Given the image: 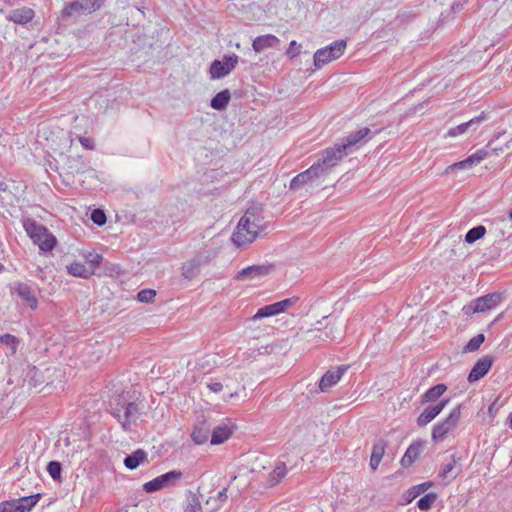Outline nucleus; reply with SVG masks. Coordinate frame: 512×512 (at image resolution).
I'll return each mask as SVG.
<instances>
[{
  "label": "nucleus",
  "instance_id": "nucleus-1",
  "mask_svg": "<svg viewBox=\"0 0 512 512\" xmlns=\"http://www.w3.org/2000/svg\"><path fill=\"white\" fill-rule=\"evenodd\" d=\"M111 415L123 431L132 432L138 426V421L147 415L146 402L141 398L133 401L118 400L111 408Z\"/></svg>",
  "mask_w": 512,
  "mask_h": 512
},
{
  "label": "nucleus",
  "instance_id": "nucleus-2",
  "mask_svg": "<svg viewBox=\"0 0 512 512\" xmlns=\"http://www.w3.org/2000/svg\"><path fill=\"white\" fill-rule=\"evenodd\" d=\"M24 228L41 251L49 252L56 246V237L44 225L33 219H28L24 222Z\"/></svg>",
  "mask_w": 512,
  "mask_h": 512
},
{
  "label": "nucleus",
  "instance_id": "nucleus-3",
  "mask_svg": "<svg viewBox=\"0 0 512 512\" xmlns=\"http://www.w3.org/2000/svg\"><path fill=\"white\" fill-rule=\"evenodd\" d=\"M348 151L341 147V142L335 143L331 147H327L322 151L321 157L315 162V166H318V171L322 176L328 174V172L335 167L346 155Z\"/></svg>",
  "mask_w": 512,
  "mask_h": 512
},
{
  "label": "nucleus",
  "instance_id": "nucleus-4",
  "mask_svg": "<svg viewBox=\"0 0 512 512\" xmlns=\"http://www.w3.org/2000/svg\"><path fill=\"white\" fill-rule=\"evenodd\" d=\"M461 417V405L454 407L449 415L442 421L437 422L432 427L431 438L435 443L442 442L447 434L453 431L460 421Z\"/></svg>",
  "mask_w": 512,
  "mask_h": 512
},
{
  "label": "nucleus",
  "instance_id": "nucleus-5",
  "mask_svg": "<svg viewBox=\"0 0 512 512\" xmlns=\"http://www.w3.org/2000/svg\"><path fill=\"white\" fill-rule=\"evenodd\" d=\"M502 300V293H489L478 297L472 300L470 303L464 305L462 311L466 316H470L474 313H483L497 307L502 302Z\"/></svg>",
  "mask_w": 512,
  "mask_h": 512
},
{
  "label": "nucleus",
  "instance_id": "nucleus-6",
  "mask_svg": "<svg viewBox=\"0 0 512 512\" xmlns=\"http://www.w3.org/2000/svg\"><path fill=\"white\" fill-rule=\"evenodd\" d=\"M346 46V41L341 39L330 43L324 48L318 49L313 56L315 67L319 69L331 61L340 58L344 54Z\"/></svg>",
  "mask_w": 512,
  "mask_h": 512
},
{
  "label": "nucleus",
  "instance_id": "nucleus-7",
  "mask_svg": "<svg viewBox=\"0 0 512 512\" xmlns=\"http://www.w3.org/2000/svg\"><path fill=\"white\" fill-rule=\"evenodd\" d=\"M239 57L236 54L224 55L222 60H214L209 68L212 80L221 79L230 74L238 64Z\"/></svg>",
  "mask_w": 512,
  "mask_h": 512
},
{
  "label": "nucleus",
  "instance_id": "nucleus-8",
  "mask_svg": "<svg viewBox=\"0 0 512 512\" xmlns=\"http://www.w3.org/2000/svg\"><path fill=\"white\" fill-rule=\"evenodd\" d=\"M182 476L183 474L181 471L172 470L146 482L143 485V488L148 493L156 492L164 487L174 485L176 481L182 478Z\"/></svg>",
  "mask_w": 512,
  "mask_h": 512
},
{
  "label": "nucleus",
  "instance_id": "nucleus-9",
  "mask_svg": "<svg viewBox=\"0 0 512 512\" xmlns=\"http://www.w3.org/2000/svg\"><path fill=\"white\" fill-rule=\"evenodd\" d=\"M372 138L371 130L368 127L359 129L358 131L351 132L346 137L340 140L341 147L346 149L348 153L352 151L353 147H359L367 143Z\"/></svg>",
  "mask_w": 512,
  "mask_h": 512
},
{
  "label": "nucleus",
  "instance_id": "nucleus-10",
  "mask_svg": "<svg viewBox=\"0 0 512 512\" xmlns=\"http://www.w3.org/2000/svg\"><path fill=\"white\" fill-rule=\"evenodd\" d=\"M273 270V265H253L238 271L235 279L238 281L258 280L267 276Z\"/></svg>",
  "mask_w": 512,
  "mask_h": 512
},
{
  "label": "nucleus",
  "instance_id": "nucleus-11",
  "mask_svg": "<svg viewBox=\"0 0 512 512\" xmlns=\"http://www.w3.org/2000/svg\"><path fill=\"white\" fill-rule=\"evenodd\" d=\"M449 398L440 400L436 405L426 407L416 419L417 426L425 427L433 421L448 405Z\"/></svg>",
  "mask_w": 512,
  "mask_h": 512
},
{
  "label": "nucleus",
  "instance_id": "nucleus-12",
  "mask_svg": "<svg viewBox=\"0 0 512 512\" xmlns=\"http://www.w3.org/2000/svg\"><path fill=\"white\" fill-rule=\"evenodd\" d=\"M208 262L207 257L196 256L186 262H184L181 266V275L186 280H193L196 278L201 270V266Z\"/></svg>",
  "mask_w": 512,
  "mask_h": 512
},
{
  "label": "nucleus",
  "instance_id": "nucleus-13",
  "mask_svg": "<svg viewBox=\"0 0 512 512\" xmlns=\"http://www.w3.org/2000/svg\"><path fill=\"white\" fill-rule=\"evenodd\" d=\"M252 227L253 225L249 223L245 225L243 231H240L238 224L232 235L233 243L238 247L252 243L261 232L259 229H253Z\"/></svg>",
  "mask_w": 512,
  "mask_h": 512
},
{
  "label": "nucleus",
  "instance_id": "nucleus-14",
  "mask_svg": "<svg viewBox=\"0 0 512 512\" xmlns=\"http://www.w3.org/2000/svg\"><path fill=\"white\" fill-rule=\"evenodd\" d=\"M493 360L494 358L491 355L481 357L472 367L468 375V381L472 383L483 378L490 370Z\"/></svg>",
  "mask_w": 512,
  "mask_h": 512
},
{
  "label": "nucleus",
  "instance_id": "nucleus-15",
  "mask_svg": "<svg viewBox=\"0 0 512 512\" xmlns=\"http://www.w3.org/2000/svg\"><path fill=\"white\" fill-rule=\"evenodd\" d=\"M322 177V174L318 171V166L315 164L311 165L307 170L297 174L290 181L289 188L291 190H296L303 185L313 181L314 179H318Z\"/></svg>",
  "mask_w": 512,
  "mask_h": 512
},
{
  "label": "nucleus",
  "instance_id": "nucleus-16",
  "mask_svg": "<svg viewBox=\"0 0 512 512\" xmlns=\"http://www.w3.org/2000/svg\"><path fill=\"white\" fill-rule=\"evenodd\" d=\"M235 425L230 421L221 423L213 428L210 443L219 445L224 443L232 435Z\"/></svg>",
  "mask_w": 512,
  "mask_h": 512
},
{
  "label": "nucleus",
  "instance_id": "nucleus-17",
  "mask_svg": "<svg viewBox=\"0 0 512 512\" xmlns=\"http://www.w3.org/2000/svg\"><path fill=\"white\" fill-rule=\"evenodd\" d=\"M35 12L33 9L23 6L10 10L5 18L15 24L26 25L33 20Z\"/></svg>",
  "mask_w": 512,
  "mask_h": 512
},
{
  "label": "nucleus",
  "instance_id": "nucleus-18",
  "mask_svg": "<svg viewBox=\"0 0 512 512\" xmlns=\"http://www.w3.org/2000/svg\"><path fill=\"white\" fill-rule=\"evenodd\" d=\"M425 446L424 440L413 441L406 449L403 457L401 458V465L404 468L410 467L420 456Z\"/></svg>",
  "mask_w": 512,
  "mask_h": 512
},
{
  "label": "nucleus",
  "instance_id": "nucleus-19",
  "mask_svg": "<svg viewBox=\"0 0 512 512\" xmlns=\"http://www.w3.org/2000/svg\"><path fill=\"white\" fill-rule=\"evenodd\" d=\"M346 366H339L335 370H328L319 381V388L322 392L334 386L346 372Z\"/></svg>",
  "mask_w": 512,
  "mask_h": 512
},
{
  "label": "nucleus",
  "instance_id": "nucleus-20",
  "mask_svg": "<svg viewBox=\"0 0 512 512\" xmlns=\"http://www.w3.org/2000/svg\"><path fill=\"white\" fill-rule=\"evenodd\" d=\"M388 442L383 438H378L374 441L370 456V468L375 471L379 467V464L385 454Z\"/></svg>",
  "mask_w": 512,
  "mask_h": 512
},
{
  "label": "nucleus",
  "instance_id": "nucleus-21",
  "mask_svg": "<svg viewBox=\"0 0 512 512\" xmlns=\"http://www.w3.org/2000/svg\"><path fill=\"white\" fill-rule=\"evenodd\" d=\"M279 43L280 40L277 36L273 34H265L257 36L252 42V47L255 52L260 53L268 48L277 47Z\"/></svg>",
  "mask_w": 512,
  "mask_h": 512
},
{
  "label": "nucleus",
  "instance_id": "nucleus-22",
  "mask_svg": "<svg viewBox=\"0 0 512 512\" xmlns=\"http://www.w3.org/2000/svg\"><path fill=\"white\" fill-rule=\"evenodd\" d=\"M17 295L32 309L35 310L38 306V301L35 292L31 286L26 283H19L16 287Z\"/></svg>",
  "mask_w": 512,
  "mask_h": 512
},
{
  "label": "nucleus",
  "instance_id": "nucleus-23",
  "mask_svg": "<svg viewBox=\"0 0 512 512\" xmlns=\"http://www.w3.org/2000/svg\"><path fill=\"white\" fill-rule=\"evenodd\" d=\"M263 218L256 213L254 210L248 209L245 214L241 217L239 221V230L243 231L245 225L252 224L253 229H259L261 232L263 231Z\"/></svg>",
  "mask_w": 512,
  "mask_h": 512
},
{
  "label": "nucleus",
  "instance_id": "nucleus-24",
  "mask_svg": "<svg viewBox=\"0 0 512 512\" xmlns=\"http://www.w3.org/2000/svg\"><path fill=\"white\" fill-rule=\"evenodd\" d=\"M147 462V452L143 449H137L124 459V465L129 470L136 469L139 465Z\"/></svg>",
  "mask_w": 512,
  "mask_h": 512
},
{
  "label": "nucleus",
  "instance_id": "nucleus-25",
  "mask_svg": "<svg viewBox=\"0 0 512 512\" xmlns=\"http://www.w3.org/2000/svg\"><path fill=\"white\" fill-rule=\"evenodd\" d=\"M447 390V386L443 383L437 384L429 388L424 394H422L420 402L421 404L437 401Z\"/></svg>",
  "mask_w": 512,
  "mask_h": 512
},
{
  "label": "nucleus",
  "instance_id": "nucleus-26",
  "mask_svg": "<svg viewBox=\"0 0 512 512\" xmlns=\"http://www.w3.org/2000/svg\"><path fill=\"white\" fill-rule=\"evenodd\" d=\"M67 272L72 276L87 279L94 274V269L88 268L84 263L75 261L67 266Z\"/></svg>",
  "mask_w": 512,
  "mask_h": 512
},
{
  "label": "nucleus",
  "instance_id": "nucleus-27",
  "mask_svg": "<svg viewBox=\"0 0 512 512\" xmlns=\"http://www.w3.org/2000/svg\"><path fill=\"white\" fill-rule=\"evenodd\" d=\"M41 498L40 493L32 494L29 496H22L16 500L17 506L19 507V512H29L32 508L38 503Z\"/></svg>",
  "mask_w": 512,
  "mask_h": 512
},
{
  "label": "nucleus",
  "instance_id": "nucleus-28",
  "mask_svg": "<svg viewBox=\"0 0 512 512\" xmlns=\"http://www.w3.org/2000/svg\"><path fill=\"white\" fill-rule=\"evenodd\" d=\"M231 99V95L228 89L218 92L210 101V106L218 111L224 110Z\"/></svg>",
  "mask_w": 512,
  "mask_h": 512
},
{
  "label": "nucleus",
  "instance_id": "nucleus-29",
  "mask_svg": "<svg viewBox=\"0 0 512 512\" xmlns=\"http://www.w3.org/2000/svg\"><path fill=\"white\" fill-rule=\"evenodd\" d=\"M287 474V466L284 462H277L274 469L268 475V482L270 486H275L281 482V480Z\"/></svg>",
  "mask_w": 512,
  "mask_h": 512
},
{
  "label": "nucleus",
  "instance_id": "nucleus-30",
  "mask_svg": "<svg viewBox=\"0 0 512 512\" xmlns=\"http://www.w3.org/2000/svg\"><path fill=\"white\" fill-rule=\"evenodd\" d=\"M280 312L277 308L276 303L265 305L257 310V312L251 318L252 321L260 320L267 317L279 315Z\"/></svg>",
  "mask_w": 512,
  "mask_h": 512
},
{
  "label": "nucleus",
  "instance_id": "nucleus-31",
  "mask_svg": "<svg viewBox=\"0 0 512 512\" xmlns=\"http://www.w3.org/2000/svg\"><path fill=\"white\" fill-rule=\"evenodd\" d=\"M486 233V228L483 225H478L471 228L465 235V242L473 244L477 240L481 239Z\"/></svg>",
  "mask_w": 512,
  "mask_h": 512
},
{
  "label": "nucleus",
  "instance_id": "nucleus-32",
  "mask_svg": "<svg viewBox=\"0 0 512 512\" xmlns=\"http://www.w3.org/2000/svg\"><path fill=\"white\" fill-rule=\"evenodd\" d=\"M455 463V456L452 455L450 461L443 465L439 476L443 479L449 478L450 480H454L458 476V472L453 473Z\"/></svg>",
  "mask_w": 512,
  "mask_h": 512
},
{
  "label": "nucleus",
  "instance_id": "nucleus-33",
  "mask_svg": "<svg viewBox=\"0 0 512 512\" xmlns=\"http://www.w3.org/2000/svg\"><path fill=\"white\" fill-rule=\"evenodd\" d=\"M475 167L470 157H467L466 159L462 161L455 162L449 166L446 167L443 174L448 175L449 173L455 171V170H466L471 169Z\"/></svg>",
  "mask_w": 512,
  "mask_h": 512
},
{
  "label": "nucleus",
  "instance_id": "nucleus-34",
  "mask_svg": "<svg viewBox=\"0 0 512 512\" xmlns=\"http://www.w3.org/2000/svg\"><path fill=\"white\" fill-rule=\"evenodd\" d=\"M485 341L484 334H477L476 336L472 337L464 346L463 352L469 353V352H475L477 351L480 346Z\"/></svg>",
  "mask_w": 512,
  "mask_h": 512
},
{
  "label": "nucleus",
  "instance_id": "nucleus-35",
  "mask_svg": "<svg viewBox=\"0 0 512 512\" xmlns=\"http://www.w3.org/2000/svg\"><path fill=\"white\" fill-rule=\"evenodd\" d=\"M436 499H437V494L435 492H430V493L424 495L423 497H421L417 501V507L422 511H427L433 506Z\"/></svg>",
  "mask_w": 512,
  "mask_h": 512
},
{
  "label": "nucleus",
  "instance_id": "nucleus-36",
  "mask_svg": "<svg viewBox=\"0 0 512 512\" xmlns=\"http://www.w3.org/2000/svg\"><path fill=\"white\" fill-rule=\"evenodd\" d=\"M184 512H203L200 499L196 494L190 493L187 504L184 507Z\"/></svg>",
  "mask_w": 512,
  "mask_h": 512
},
{
  "label": "nucleus",
  "instance_id": "nucleus-37",
  "mask_svg": "<svg viewBox=\"0 0 512 512\" xmlns=\"http://www.w3.org/2000/svg\"><path fill=\"white\" fill-rule=\"evenodd\" d=\"M433 483L430 481L423 482L421 484L415 485L408 490L409 499L408 502H411L414 498L418 497L420 494L427 491L430 487H432Z\"/></svg>",
  "mask_w": 512,
  "mask_h": 512
},
{
  "label": "nucleus",
  "instance_id": "nucleus-38",
  "mask_svg": "<svg viewBox=\"0 0 512 512\" xmlns=\"http://www.w3.org/2000/svg\"><path fill=\"white\" fill-rule=\"evenodd\" d=\"M47 472L49 473L50 477L54 481L61 482V472H62V465L58 461H50L46 468Z\"/></svg>",
  "mask_w": 512,
  "mask_h": 512
},
{
  "label": "nucleus",
  "instance_id": "nucleus-39",
  "mask_svg": "<svg viewBox=\"0 0 512 512\" xmlns=\"http://www.w3.org/2000/svg\"><path fill=\"white\" fill-rule=\"evenodd\" d=\"M80 12H85L84 5H83L82 1L81 2H79V1L71 2L68 5H66L65 8L63 9V15L67 16V17H71L75 13H80Z\"/></svg>",
  "mask_w": 512,
  "mask_h": 512
},
{
  "label": "nucleus",
  "instance_id": "nucleus-40",
  "mask_svg": "<svg viewBox=\"0 0 512 512\" xmlns=\"http://www.w3.org/2000/svg\"><path fill=\"white\" fill-rule=\"evenodd\" d=\"M488 119V116L485 112H481L479 115L473 117L469 121L465 122V126L469 131H475L481 123L486 121Z\"/></svg>",
  "mask_w": 512,
  "mask_h": 512
},
{
  "label": "nucleus",
  "instance_id": "nucleus-41",
  "mask_svg": "<svg viewBox=\"0 0 512 512\" xmlns=\"http://www.w3.org/2000/svg\"><path fill=\"white\" fill-rule=\"evenodd\" d=\"M191 438L198 445L204 444L208 440V431L195 427L192 431Z\"/></svg>",
  "mask_w": 512,
  "mask_h": 512
},
{
  "label": "nucleus",
  "instance_id": "nucleus-42",
  "mask_svg": "<svg viewBox=\"0 0 512 512\" xmlns=\"http://www.w3.org/2000/svg\"><path fill=\"white\" fill-rule=\"evenodd\" d=\"M156 297V291L153 289H142L137 293V300L141 303H151Z\"/></svg>",
  "mask_w": 512,
  "mask_h": 512
},
{
  "label": "nucleus",
  "instance_id": "nucleus-43",
  "mask_svg": "<svg viewBox=\"0 0 512 512\" xmlns=\"http://www.w3.org/2000/svg\"><path fill=\"white\" fill-rule=\"evenodd\" d=\"M501 134H498L494 139H491L487 143V148L490 151V154L493 153L495 155H499L500 153H503L505 149L509 148L508 143H505L504 145H496V141L499 139Z\"/></svg>",
  "mask_w": 512,
  "mask_h": 512
},
{
  "label": "nucleus",
  "instance_id": "nucleus-44",
  "mask_svg": "<svg viewBox=\"0 0 512 512\" xmlns=\"http://www.w3.org/2000/svg\"><path fill=\"white\" fill-rule=\"evenodd\" d=\"M490 155V151L487 148L479 149L474 154L470 155V159L472 160L474 166H477L479 163H481L484 159H486Z\"/></svg>",
  "mask_w": 512,
  "mask_h": 512
},
{
  "label": "nucleus",
  "instance_id": "nucleus-45",
  "mask_svg": "<svg viewBox=\"0 0 512 512\" xmlns=\"http://www.w3.org/2000/svg\"><path fill=\"white\" fill-rule=\"evenodd\" d=\"M0 343H3L12 349V353L16 352L18 339L12 334L0 335Z\"/></svg>",
  "mask_w": 512,
  "mask_h": 512
},
{
  "label": "nucleus",
  "instance_id": "nucleus-46",
  "mask_svg": "<svg viewBox=\"0 0 512 512\" xmlns=\"http://www.w3.org/2000/svg\"><path fill=\"white\" fill-rule=\"evenodd\" d=\"M298 299V297L294 296L275 302L280 314L285 312L288 308L292 307L298 301Z\"/></svg>",
  "mask_w": 512,
  "mask_h": 512
},
{
  "label": "nucleus",
  "instance_id": "nucleus-47",
  "mask_svg": "<svg viewBox=\"0 0 512 512\" xmlns=\"http://www.w3.org/2000/svg\"><path fill=\"white\" fill-rule=\"evenodd\" d=\"M91 220L98 226H103L106 223V215L101 209H94L91 213Z\"/></svg>",
  "mask_w": 512,
  "mask_h": 512
},
{
  "label": "nucleus",
  "instance_id": "nucleus-48",
  "mask_svg": "<svg viewBox=\"0 0 512 512\" xmlns=\"http://www.w3.org/2000/svg\"><path fill=\"white\" fill-rule=\"evenodd\" d=\"M0 512H19L16 500H7L0 502Z\"/></svg>",
  "mask_w": 512,
  "mask_h": 512
},
{
  "label": "nucleus",
  "instance_id": "nucleus-49",
  "mask_svg": "<svg viewBox=\"0 0 512 512\" xmlns=\"http://www.w3.org/2000/svg\"><path fill=\"white\" fill-rule=\"evenodd\" d=\"M86 260L88 263L87 267L95 270L96 267H98L101 264L103 257H102V255L97 254V253H89L88 256L86 257Z\"/></svg>",
  "mask_w": 512,
  "mask_h": 512
},
{
  "label": "nucleus",
  "instance_id": "nucleus-50",
  "mask_svg": "<svg viewBox=\"0 0 512 512\" xmlns=\"http://www.w3.org/2000/svg\"><path fill=\"white\" fill-rule=\"evenodd\" d=\"M467 132H468V130H467L466 126H465V123H461V124H459V125H457L455 127L450 128L447 131L445 137H456V136H459V135H463V134H465Z\"/></svg>",
  "mask_w": 512,
  "mask_h": 512
},
{
  "label": "nucleus",
  "instance_id": "nucleus-51",
  "mask_svg": "<svg viewBox=\"0 0 512 512\" xmlns=\"http://www.w3.org/2000/svg\"><path fill=\"white\" fill-rule=\"evenodd\" d=\"M301 52V44H298L295 40H292L286 50V55L293 59L297 57Z\"/></svg>",
  "mask_w": 512,
  "mask_h": 512
},
{
  "label": "nucleus",
  "instance_id": "nucleus-52",
  "mask_svg": "<svg viewBox=\"0 0 512 512\" xmlns=\"http://www.w3.org/2000/svg\"><path fill=\"white\" fill-rule=\"evenodd\" d=\"M85 12L98 10L102 5V0H82Z\"/></svg>",
  "mask_w": 512,
  "mask_h": 512
},
{
  "label": "nucleus",
  "instance_id": "nucleus-53",
  "mask_svg": "<svg viewBox=\"0 0 512 512\" xmlns=\"http://www.w3.org/2000/svg\"><path fill=\"white\" fill-rule=\"evenodd\" d=\"M79 142L81 143V145L85 149H88V150H94L95 149V143H94V140L92 138L80 136L79 137Z\"/></svg>",
  "mask_w": 512,
  "mask_h": 512
},
{
  "label": "nucleus",
  "instance_id": "nucleus-54",
  "mask_svg": "<svg viewBox=\"0 0 512 512\" xmlns=\"http://www.w3.org/2000/svg\"><path fill=\"white\" fill-rule=\"evenodd\" d=\"M207 388L214 393H219L223 390V385L220 382H211L207 384Z\"/></svg>",
  "mask_w": 512,
  "mask_h": 512
},
{
  "label": "nucleus",
  "instance_id": "nucleus-55",
  "mask_svg": "<svg viewBox=\"0 0 512 512\" xmlns=\"http://www.w3.org/2000/svg\"><path fill=\"white\" fill-rule=\"evenodd\" d=\"M465 4H466V0H460V1L454 2L451 5L452 12L456 13V12H459V11L463 10Z\"/></svg>",
  "mask_w": 512,
  "mask_h": 512
},
{
  "label": "nucleus",
  "instance_id": "nucleus-56",
  "mask_svg": "<svg viewBox=\"0 0 512 512\" xmlns=\"http://www.w3.org/2000/svg\"><path fill=\"white\" fill-rule=\"evenodd\" d=\"M227 491H228L227 487L220 490L217 494V500H219L222 503L225 502L228 498Z\"/></svg>",
  "mask_w": 512,
  "mask_h": 512
},
{
  "label": "nucleus",
  "instance_id": "nucleus-57",
  "mask_svg": "<svg viewBox=\"0 0 512 512\" xmlns=\"http://www.w3.org/2000/svg\"><path fill=\"white\" fill-rule=\"evenodd\" d=\"M494 406H495V404H491V405L489 406V408H488V413H489V414H491V415L495 412V410H494Z\"/></svg>",
  "mask_w": 512,
  "mask_h": 512
},
{
  "label": "nucleus",
  "instance_id": "nucleus-58",
  "mask_svg": "<svg viewBox=\"0 0 512 512\" xmlns=\"http://www.w3.org/2000/svg\"><path fill=\"white\" fill-rule=\"evenodd\" d=\"M70 162H75V163H81L82 164V159L80 157L73 158Z\"/></svg>",
  "mask_w": 512,
  "mask_h": 512
},
{
  "label": "nucleus",
  "instance_id": "nucleus-59",
  "mask_svg": "<svg viewBox=\"0 0 512 512\" xmlns=\"http://www.w3.org/2000/svg\"><path fill=\"white\" fill-rule=\"evenodd\" d=\"M74 171H75L76 173H83V172H84V169H83V167H77Z\"/></svg>",
  "mask_w": 512,
  "mask_h": 512
},
{
  "label": "nucleus",
  "instance_id": "nucleus-60",
  "mask_svg": "<svg viewBox=\"0 0 512 512\" xmlns=\"http://www.w3.org/2000/svg\"><path fill=\"white\" fill-rule=\"evenodd\" d=\"M509 426L512 429V413H511V415L509 417Z\"/></svg>",
  "mask_w": 512,
  "mask_h": 512
},
{
  "label": "nucleus",
  "instance_id": "nucleus-61",
  "mask_svg": "<svg viewBox=\"0 0 512 512\" xmlns=\"http://www.w3.org/2000/svg\"><path fill=\"white\" fill-rule=\"evenodd\" d=\"M4 271V265L0 263V273Z\"/></svg>",
  "mask_w": 512,
  "mask_h": 512
},
{
  "label": "nucleus",
  "instance_id": "nucleus-62",
  "mask_svg": "<svg viewBox=\"0 0 512 512\" xmlns=\"http://www.w3.org/2000/svg\"><path fill=\"white\" fill-rule=\"evenodd\" d=\"M509 218L512 220V209L509 211Z\"/></svg>",
  "mask_w": 512,
  "mask_h": 512
}]
</instances>
